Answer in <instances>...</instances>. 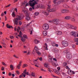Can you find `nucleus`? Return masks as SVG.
Masks as SVG:
<instances>
[{"mask_svg": "<svg viewBox=\"0 0 78 78\" xmlns=\"http://www.w3.org/2000/svg\"><path fill=\"white\" fill-rule=\"evenodd\" d=\"M38 2H39V0H30L29 1V5L30 6L33 7V9L34 10V6L36 5H37Z\"/></svg>", "mask_w": 78, "mask_h": 78, "instance_id": "f257e3e1", "label": "nucleus"}, {"mask_svg": "<svg viewBox=\"0 0 78 78\" xmlns=\"http://www.w3.org/2000/svg\"><path fill=\"white\" fill-rule=\"evenodd\" d=\"M22 19H23V18H22V16L17 15V18H15L14 22H15V24L17 25V24H18V20H21Z\"/></svg>", "mask_w": 78, "mask_h": 78, "instance_id": "f03ea898", "label": "nucleus"}, {"mask_svg": "<svg viewBox=\"0 0 78 78\" xmlns=\"http://www.w3.org/2000/svg\"><path fill=\"white\" fill-rule=\"evenodd\" d=\"M47 5L48 7L47 9V11L48 12H55L56 11V9H50L51 8L50 5Z\"/></svg>", "mask_w": 78, "mask_h": 78, "instance_id": "7ed1b4c3", "label": "nucleus"}, {"mask_svg": "<svg viewBox=\"0 0 78 78\" xmlns=\"http://www.w3.org/2000/svg\"><path fill=\"white\" fill-rule=\"evenodd\" d=\"M42 28L44 30H47L49 29V25L47 24H44L42 26Z\"/></svg>", "mask_w": 78, "mask_h": 78, "instance_id": "20e7f679", "label": "nucleus"}, {"mask_svg": "<svg viewBox=\"0 0 78 78\" xmlns=\"http://www.w3.org/2000/svg\"><path fill=\"white\" fill-rule=\"evenodd\" d=\"M58 0H54L53 3H55L56 5H58L59 4H60L61 2H64L65 0H60L57 2H56Z\"/></svg>", "mask_w": 78, "mask_h": 78, "instance_id": "39448f33", "label": "nucleus"}, {"mask_svg": "<svg viewBox=\"0 0 78 78\" xmlns=\"http://www.w3.org/2000/svg\"><path fill=\"white\" fill-rule=\"evenodd\" d=\"M53 22L54 24L55 25H59V22H60V20L58 19H55L53 20Z\"/></svg>", "mask_w": 78, "mask_h": 78, "instance_id": "423d86ee", "label": "nucleus"}, {"mask_svg": "<svg viewBox=\"0 0 78 78\" xmlns=\"http://www.w3.org/2000/svg\"><path fill=\"white\" fill-rule=\"evenodd\" d=\"M66 58L68 59H70L72 58V55H71L69 52H67L66 55Z\"/></svg>", "mask_w": 78, "mask_h": 78, "instance_id": "0eeeda50", "label": "nucleus"}, {"mask_svg": "<svg viewBox=\"0 0 78 78\" xmlns=\"http://www.w3.org/2000/svg\"><path fill=\"white\" fill-rule=\"evenodd\" d=\"M34 48L35 50L36 51V53H37L38 55H40L41 54V53L39 51V48H38L37 47H35Z\"/></svg>", "mask_w": 78, "mask_h": 78, "instance_id": "6e6552de", "label": "nucleus"}, {"mask_svg": "<svg viewBox=\"0 0 78 78\" xmlns=\"http://www.w3.org/2000/svg\"><path fill=\"white\" fill-rule=\"evenodd\" d=\"M62 44L63 46H64L65 47H67V46H68V42L66 41H63L62 42Z\"/></svg>", "mask_w": 78, "mask_h": 78, "instance_id": "1a4fd4ad", "label": "nucleus"}, {"mask_svg": "<svg viewBox=\"0 0 78 78\" xmlns=\"http://www.w3.org/2000/svg\"><path fill=\"white\" fill-rule=\"evenodd\" d=\"M69 11V10H66L65 9H62L61 10V12L62 13H67Z\"/></svg>", "mask_w": 78, "mask_h": 78, "instance_id": "9d476101", "label": "nucleus"}, {"mask_svg": "<svg viewBox=\"0 0 78 78\" xmlns=\"http://www.w3.org/2000/svg\"><path fill=\"white\" fill-rule=\"evenodd\" d=\"M22 12H24V14L26 15V16H27V15H29V13H28V11L27 10H25L24 9H22Z\"/></svg>", "mask_w": 78, "mask_h": 78, "instance_id": "9b49d317", "label": "nucleus"}, {"mask_svg": "<svg viewBox=\"0 0 78 78\" xmlns=\"http://www.w3.org/2000/svg\"><path fill=\"white\" fill-rule=\"evenodd\" d=\"M30 14L27 15L26 17H25V19L26 20H27V21L30 20Z\"/></svg>", "mask_w": 78, "mask_h": 78, "instance_id": "f8f14e48", "label": "nucleus"}, {"mask_svg": "<svg viewBox=\"0 0 78 78\" xmlns=\"http://www.w3.org/2000/svg\"><path fill=\"white\" fill-rule=\"evenodd\" d=\"M22 35H20V37H21V41H22L23 42H24V41H25V39L23 38V37H22Z\"/></svg>", "mask_w": 78, "mask_h": 78, "instance_id": "ddd939ff", "label": "nucleus"}, {"mask_svg": "<svg viewBox=\"0 0 78 78\" xmlns=\"http://www.w3.org/2000/svg\"><path fill=\"white\" fill-rule=\"evenodd\" d=\"M72 36H73L75 37H76V32L75 31H72L71 32Z\"/></svg>", "mask_w": 78, "mask_h": 78, "instance_id": "4468645a", "label": "nucleus"}, {"mask_svg": "<svg viewBox=\"0 0 78 78\" xmlns=\"http://www.w3.org/2000/svg\"><path fill=\"white\" fill-rule=\"evenodd\" d=\"M6 27L8 28H13V27L12 26L9 25L8 24H7L6 25Z\"/></svg>", "mask_w": 78, "mask_h": 78, "instance_id": "2eb2a0df", "label": "nucleus"}, {"mask_svg": "<svg viewBox=\"0 0 78 78\" xmlns=\"http://www.w3.org/2000/svg\"><path fill=\"white\" fill-rule=\"evenodd\" d=\"M74 41H75V42H77L76 43V45H78V38H75L74 39Z\"/></svg>", "mask_w": 78, "mask_h": 78, "instance_id": "dca6fc26", "label": "nucleus"}, {"mask_svg": "<svg viewBox=\"0 0 78 78\" xmlns=\"http://www.w3.org/2000/svg\"><path fill=\"white\" fill-rule=\"evenodd\" d=\"M23 76H24V77L25 78V76H26V75L22 73V75H21L19 76V78H21L22 77H23Z\"/></svg>", "mask_w": 78, "mask_h": 78, "instance_id": "f3484780", "label": "nucleus"}, {"mask_svg": "<svg viewBox=\"0 0 78 78\" xmlns=\"http://www.w3.org/2000/svg\"><path fill=\"white\" fill-rule=\"evenodd\" d=\"M71 19V17L70 16H66L65 18V19L66 20H69V19Z\"/></svg>", "mask_w": 78, "mask_h": 78, "instance_id": "a211bd4d", "label": "nucleus"}, {"mask_svg": "<svg viewBox=\"0 0 78 78\" xmlns=\"http://www.w3.org/2000/svg\"><path fill=\"white\" fill-rule=\"evenodd\" d=\"M43 34L44 36H46L47 35V32L46 31H44L43 32Z\"/></svg>", "mask_w": 78, "mask_h": 78, "instance_id": "6ab92c4d", "label": "nucleus"}, {"mask_svg": "<svg viewBox=\"0 0 78 78\" xmlns=\"http://www.w3.org/2000/svg\"><path fill=\"white\" fill-rule=\"evenodd\" d=\"M43 13L45 16H48V15H49V14H48V12H43Z\"/></svg>", "mask_w": 78, "mask_h": 78, "instance_id": "aec40b11", "label": "nucleus"}, {"mask_svg": "<svg viewBox=\"0 0 78 78\" xmlns=\"http://www.w3.org/2000/svg\"><path fill=\"white\" fill-rule=\"evenodd\" d=\"M51 44L52 46H54V47H55V46L56 43H55V42L52 41L51 42Z\"/></svg>", "mask_w": 78, "mask_h": 78, "instance_id": "412c9836", "label": "nucleus"}, {"mask_svg": "<svg viewBox=\"0 0 78 78\" xmlns=\"http://www.w3.org/2000/svg\"><path fill=\"white\" fill-rule=\"evenodd\" d=\"M10 69H11V70H12L14 69V67H13V66H12V65H11L10 66Z\"/></svg>", "mask_w": 78, "mask_h": 78, "instance_id": "4be33fe9", "label": "nucleus"}, {"mask_svg": "<svg viewBox=\"0 0 78 78\" xmlns=\"http://www.w3.org/2000/svg\"><path fill=\"white\" fill-rule=\"evenodd\" d=\"M12 15L13 17H16V15H15V13L14 12H13L12 14Z\"/></svg>", "mask_w": 78, "mask_h": 78, "instance_id": "5701e85b", "label": "nucleus"}, {"mask_svg": "<svg viewBox=\"0 0 78 78\" xmlns=\"http://www.w3.org/2000/svg\"><path fill=\"white\" fill-rule=\"evenodd\" d=\"M31 75L32 76H35V73H34V72H32L31 73Z\"/></svg>", "mask_w": 78, "mask_h": 78, "instance_id": "b1692460", "label": "nucleus"}, {"mask_svg": "<svg viewBox=\"0 0 78 78\" xmlns=\"http://www.w3.org/2000/svg\"><path fill=\"white\" fill-rule=\"evenodd\" d=\"M24 39H25H25H28V37H27V35H23V37Z\"/></svg>", "mask_w": 78, "mask_h": 78, "instance_id": "393cba45", "label": "nucleus"}, {"mask_svg": "<svg viewBox=\"0 0 78 78\" xmlns=\"http://www.w3.org/2000/svg\"><path fill=\"white\" fill-rule=\"evenodd\" d=\"M51 63L52 64V65H53V66H56V63H55V62H51Z\"/></svg>", "mask_w": 78, "mask_h": 78, "instance_id": "a878e982", "label": "nucleus"}, {"mask_svg": "<svg viewBox=\"0 0 78 78\" xmlns=\"http://www.w3.org/2000/svg\"><path fill=\"white\" fill-rule=\"evenodd\" d=\"M39 42V41H38V40H35L34 43H35V44H38Z\"/></svg>", "mask_w": 78, "mask_h": 78, "instance_id": "bb28decb", "label": "nucleus"}, {"mask_svg": "<svg viewBox=\"0 0 78 78\" xmlns=\"http://www.w3.org/2000/svg\"><path fill=\"white\" fill-rule=\"evenodd\" d=\"M64 8H69V6L66 5H65L63 6Z\"/></svg>", "mask_w": 78, "mask_h": 78, "instance_id": "cd10ccee", "label": "nucleus"}, {"mask_svg": "<svg viewBox=\"0 0 78 78\" xmlns=\"http://www.w3.org/2000/svg\"><path fill=\"white\" fill-rule=\"evenodd\" d=\"M35 16H38L39 14V12H35L34 14Z\"/></svg>", "mask_w": 78, "mask_h": 78, "instance_id": "c85d7f7f", "label": "nucleus"}, {"mask_svg": "<svg viewBox=\"0 0 78 78\" xmlns=\"http://www.w3.org/2000/svg\"><path fill=\"white\" fill-rule=\"evenodd\" d=\"M69 72H72V73H73V74H75V72L73 71H72L70 70H69Z\"/></svg>", "mask_w": 78, "mask_h": 78, "instance_id": "c756f323", "label": "nucleus"}, {"mask_svg": "<svg viewBox=\"0 0 78 78\" xmlns=\"http://www.w3.org/2000/svg\"><path fill=\"white\" fill-rule=\"evenodd\" d=\"M58 35H61L62 34V32L60 31H58Z\"/></svg>", "mask_w": 78, "mask_h": 78, "instance_id": "7c9ffc66", "label": "nucleus"}, {"mask_svg": "<svg viewBox=\"0 0 78 78\" xmlns=\"http://www.w3.org/2000/svg\"><path fill=\"white\" fill-rule=\"evenodd\" d=\"M52 58H49V59L48 60V61L49 62H51H51H53L52 61Z\"/></svg>", "mask_w": 78, "mask_h": 78, "instance_id": "2f4dec72", "label": "nucleus"}, {"mask_svg": "<svg viewBox=\"0 0 78 78\" xmlns=\"http://www.w3.org/2000/svg\"><path fill=\"white\" fill-rule=\"evenodd\" d=\"M28 65L27 64H24L23 66V68H25V67H27Z\"/></svg>", "mask_w": 78, "mask_h": 78, "instance_id": "473e14b6", "label": "nucleus"}, {"mask_svg": "<svg viewBox=\"0 0 78 78\" xmlns=\"http://www.w3.org/2000/svg\"><path fill=\"white\" fill-rule=\"evenodd\" d=\"M44 66L45 67H47V68H48V66L46 64H44Z\"/></svg>", "mask_w": 78, "mask_h": 78, "instance_id": "72a5a7b5", "label": "nucleus"}, {"mask_svg": "<svg viewBox=\"0 0 78 78\" xmlns=\"http://www.w3.org/2000/svg\"><path fill=\"white\" fill-rule=\"evenodd\" d=\"M72 25L69 24L68 25V27L69 28H72Z\"/></svg>", "mask_w": 78, "mask_h": 78, "instance_id": "f704fd0d", "label": "nucleus"}, {"mask_svg": "<svg viewBox=\"0 0 78 78\" xmlns=\"http://www.w3.org/2000/svg\"><path fill=\"white\" fill-rule=\"evenodd\" d=\"M71 29H73L74 30H76V27H74L72 26V27H71Z\"/></svg>", "mask_w": 78, "mask_h": 78, "instance_id": "c9c22d12", "label": "nucleus"}, {"mask_svg": "<svg viewBox=\"0 0 78 78\" xmlns=\"http://www.w3.org/2000/svg\"><path fill=\"white\" fill-rule=\"evenodd\" d=\"M39 7H40L41 8H44L43 5H42V4L39 5Z\"/></svg>", "mask_w": 78, "mask_h": 78, "instance_id": "e433bc0d", "label": "nucleus"}, {"mask_svg": "<svg viewBox=\"0 0 78 78\" xmlns=\"http://www.w3.org/2000/svg\"><path fill=\"white\" fill-rule=\"evenodd\" d=\"M45 45L46 46V47H45V48L46 50H48V48H47V43H45Z\"/></svg>", "mask_w": 78, "mask_h": 78, "instance_id": "4c0bfd02", "label": "nucleus"}, {"mask_svg": "<svg viewBox=\"0 0 78 78\" xmlns=\"http://www.w3.org/2000/svg\"><path fill=\"white\" fill-rule=\"evenodd\" d=\"M20 66H21V65L18 64V65L17 66V68L18 69H20Z\"/></svg>", "mask_w": 78, "mask_h": 78, "instance_id": "58836bf2", "label": "nucleus"}, {"mask_svg": "<svg viewBox=\"0 0 78 78\" xmlns=\"http://www.w3.org/2000/svg\"><path fill=\"white\" fill-rule=\"evenodd\" d=\"M72 46L73 48H76V46L75 44H72Z\"/></svg>", "mask_w": 78, "mask_h": 78, "instance_id": "ea45409f", "label": "nucleus"}, {"mask_svg": "<svg viewBox=\"0 0 78 78\" xmlns=\"http://www.w3.org/2000/svg\"><path fill=\"white\" fill-rule=\"evenodd\" d=\"M67 63H66V62H65L63 63V66H67Z\"/></svg>", "mask_w": 78, "mask_h": 78, "instance_id": "a19ab883", "label": "nucleus"}, {"mask_svg": "<svg viewBox=\"0 0 78 78\" xmlns=\"http://www.w3.org/2000/svg\"><path fill=\"white\" fill-rule=\"evenodd\" d=\"M35 8L36 9H38V8H39V5H38L36 7H35Z\"/></svg>", "mask_w": 78, "mask_h": 78, "instance_id": "79ce46f5", "label": "nucleus"}, {"mask_svg": "<svg viewBox=\"0 0 78 78\" xmlns=\"http://www.w3.org/2000/svg\"><path fill=\"white\" fill-rule=\"evenodd\" d=\"M24 74L27 75H29V73L28 72H26L24 73Z\"/></svg>", "mask_w": 78, "mask_h": 78, "instance_id": "37998d69", "label": "nucleus"}, {"mask_svg": "<svg viewBox=\"0 0 78 78\" xmlns=\"http://www.w3.org/2000/svg\"><path fill=\"white\" fill-rule=\"evenodd\" d=\"M32 7V8H30L29 9V10L30 11H33V7Z\"/></svg>", "mask_w": 78, "mask_h": 78, "instance_id": "c03bdc74", "label": "nucleus"}, {"mask_svg": "<svg viewBox=\"0 0 78 78\" xmlns=\"http://www.w3.org/2000/svg\"><path fill=\"white\" fill-rule=\"evenodd\" d=\"M56 73V74H57L58 75H59L60 73L59 72L58 70H57Z\"/></svg>", "mask_w": 78, "mask_h": 78, "instance_id": "a18cd8bd", "label": "nucleus"}, {"mask_svg": "<svg viewBox=\"0 0 78 78\" xmlns=\"http://www.w3.org/2000/svg\"><path fill=\"white\" fill-rule=\"evenodd\" d=\"M52 76H53V77H55H55L56 78H59V77H58V76H55L54 75L52 74Z\"/></svg>", "mask_w": 78, "mask_h": 78, "instance_id": "49530a36", "label": "nucleus"}, {"mask_svg": "<svg viewBox=\"0 0 78 78\" xmlns=\"http://www.w3.org/2000/svg\"><path fill=\"white\" fill-rule=\"evenodd\" d=\"M2 65H3V66H6V64H5L4 62H2Z\"/></svg>", "mask_w": 78, "mask_h": 78, "instance_id": "de8ad7c7", "label": "nucleus"}, {"mask_svg": "<svg viewBox=\"0 0 78 78\" xmlns=\"http://www.w3.org/2000/svg\"><path fill=\"white\" fill-rule=\"evenodd\" d=\"M10 38L12 39H14V37L13 36H10Z\"/></svg>", "mask_w": 78, "mask_h": 78, "instance_id": "09e8293b", "label": "nucleus"}, {"mask_svg": "<svg viewBox=\"0 0 78 78\" xmlns=\"http://www.w3.org/2000/svg\"><path fill=\"white\" fill-rule=\"evenodd\" d=\"M19 25H21L22 24V23L21 21H19Z\"/></svg>", "mask_w": 78, "mask_h": 78, "instance_id": "8fccbe9b", "label": "nucleus"}, {"mask_svg": "<svg viewBox=\"0 0 78 78\" xmlns=\"http://www.w3.org/2000/svg\"><path fill=\"white\" fill-rule=\"evenodd\" d=\"M1 70L2 71H3V70H5V68H4V67H3V66L2 67V68H1Z\"/></svg>", "mask_w": 78, "mask_h": 78, "instance_id": "3c124183", "label": "nucleus"}, {"mask_svg": "<svg viewBox=\"0 0 78 78\" xmlns=\"http://www.w3.org/2000/svg\"><path fill=\"white\" fill-rule=\"evenodd\" d=\"M66 69H68V70H70V69L69 67L68 66H67L66 67Z\"/></svg>", "mask_w": 78, "mask_h": 78, "instance_id": "603ef678", "label": "nucleus"}, {"mask_svg": "<svg viewBox=\"0 0 78 78\" xmlns=\"http://www.w3.org/2000/svg\"><path fill=\"white\" fill-rule=\"evenodd\" d=\"M29 3H27V4H26L25 6L26 7H27V6H29Z\"/></svg>", "mask_w": 78, "mask_h": 78, "instance_id": "864d4df0", "label": "nucleus"}, {"mask_svg": "<svg viewBox=\"0 0 78 78\" xmlns=\"http://www.w3.org/2000/svg\"><path fill=\"white\" fill-rule=\"evenodd\" d=\"M72 21H73V22H75V18H73L72 19Z\"/></svg>", "mask_w": 78, "mask_h": 78, "instance_id": "5fc2aeb1", "label": "nucleus"}, {"mask_svg": "<svg viewBox=\"0 0 78 78\" xmlns=\"http://www.w3.org/2000/svg\"><path fill=\"white\" fill-rule=\"evenodd\" d=\"M1 44L3 45H6V44H5V43H4L3 42H2V41H1Z\"/></svg>", "mask_w": 78, "mask_h": 78, "instance_id": "6e6d98bb", "label": "nucleus"}, {"mask_svg": "<svg viewBox=\"0 0 78 78\" xmlns=\"http://www.w3.org/2000/svg\"><path fill=\"white\" fill-rule=\"evenodd\" d=\"M17 74L18 75H19L20 74V73H19V72L18 71H16Z\"/></svg>", "mask_w": 78, "mask_h": 78, "instance_id": "4d7b16f0", "label": "nucleus"}, {"mask_svg": "<svg viewBox=\"0 0 78 78\" xmlns=\"http://www.w3.org/2000/svg\"><path fill=\"white\" fill-rule=\"evenodd\" d=\"M10 6H11V4H9V5H8L6 6H5V8H8V7H9Z\"/></svg>", "mask_w": 78, "mask_h": 78, "instance_id": "13d9d810", "label": "nucleus"}, {"mask_svg": "<svg viewBox=\"0 0 78 78\" xmlns=\"http://www.w3.org/2000/svg\"><path fill=\"white\" fill-rule=\"evenodd\" d=\"M22 63V61H20V62L19 64L20 65V66H22V64H21V63Z\"/></svg>", "mask_w": 78, "mask_h": 78, "instance_id": "bf43d9fd", "label": "nucleus"}, {"mask_svg": "<svg viewBox=\"0 0 78 78\" xmlns=\"http://www.w3.org/2000/svg\"><path fill=\"white\" fill-rule=\"evenodd\" d=\"M13 56L15 57L16 58H19V57H17V56H16V55H13Z\"/></svg>", "mask_w": 78, "mask_h": 78, "instance_id": "052dcab7", "label": "nucleus"}, {"mask_svg": "<svg viewBox=\"0 0 78 78\" xmlns=\"http://www.w3.org/2000/svg\"><path fill=\"white\" fill-rule=\"evenodd\" d=\"M39 60L41 61H42V57H41L39 58Z\"/></svg>", "mask_w": 78, "mask_h": 78, "instance_id": "680f3d73", "label": "nucleus"}, {"mask_svg": "<svg viewBox=\"0 0 78 78\" xmlns=\"http://www.w3.org/2000/svg\"><path fill=\"white\" fill-rule=\"evenodd\" d=\"M12 76L13 77H14L15 76V74H12Z\"/></svg>", "mask_w": 78, "mask_h": 78, "instance_id": "e2e57ef3", "label": "nucleus"}, {"mask_svg": "<svg viewBox=\"0 0 78 78\" xmlns=\"http://www.w3.org/2000/svg\"><path fill=\"white\" fill-rule=\"evenodd\" d=\"M41 71H43L44 72H46V70H45L44 69H41Z\"/></svg>", "mask_w": 78, "mask_h": 78, "instance_id": "0e129e2a", "label": "nucleus"}, {"mask_svg": "<svg viewBox=\"0 0 78 78\" xmlns=\"http://www.w3.org/2000/svg\"><path fill=\"white\" fill-rule=\"evenodd\" d=\"M12 75V73H11L10 72L9 73V76H11V75Z\"/></svg>", "mask_w": 78, "mask_h": 78, "instance_id": "69168bd1", "label": "nucleus"}, {"mask_svg": "<svg viewBox=\"0 0 78 78\" xmlns=\"http://www.w3.org/2000/svg\"><path fill=\"white\" fill-rule=\"evenodd\" d=\"M53 59L54 61H57V60L56 59V58H53Z\"/></svg>", "mask_w": 78, "mask_h": 78, "instance_id": "338daca9", "label": "nucleus"}, {"mask_svg": "<svg viewBox=\"0 0 78 78\" xmlns=\"http://www.w3.org/2000/svg\"><path fill=\"white\" fill-rule=\"evenodd\" d=\"M57 69L58 70H60V68L59 67H58L57 68Z\"/></svg>", "mask_w": 78, "mask_h": 78, "instance_id": "774afa93", "label": "nucleus"}]
</instances>
